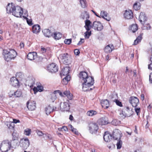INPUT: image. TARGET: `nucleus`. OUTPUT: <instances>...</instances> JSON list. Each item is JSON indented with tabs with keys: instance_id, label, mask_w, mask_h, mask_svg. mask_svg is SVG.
<instances>
[{
	"instance_id": "obj_40",
	"label": "nucleus",
	"mask_w": 152,
	"mask_h": 152,
	"mask_svg": "<svg viewBox=\"0 0 152 152\" xmlns=\"http://www.w3.org/2000/svg\"><path fill=\"white\" fill-rule=\"evenodd\" d=\"M80 3L82 8H85L87 7V4L86 0H80Z\"/></svg>"
},
{
	"instance_id": "obj_32",
	"label": "nucleus",
	"mask_w": 152,
	"mask_h": 152,
	"mask_svg": "<svg viewBox=\"0 0 152 152\" xmlns=\"http://www.w3.org/2000/svg\"><path fill=\"white\" fill-rule=\"evenodd\" d=\"M43 87L41 86H38L37 87H35L33 89L34 93H36L38 91L41 92L43 91Z\"/></svg>"
},
{
	"instance_id": "obj_33",
	"label": "nucleus",
	"mask_w": 152,
	"mask_h": 152,
	"mask_svg": "<svg viewBox=\"0 0 152 152\" xmlns=\"http://www.w3.org/2000/svg\"><path fill=\"white\" fill-rule=\"evenodd\" d=\"M46 114L48 115L52 112H53L52 107L50 105H49L46 107L45 109Z\"/></svg>"
},
{
	"instance_id": "obj_63",
	"label": "nucleus",
	"mask_w": 152,
	"mask_h": 152,
	"mask_svg": "<svg viewBox=\"0 0 152 152\" xmlns=\"http://www.w3.org/2000/svg\"><path fill=\"white\" fill-rule=\"evenodd\" d=\"M46 49L44 48H41V53H45L46 51Z\"/></svg>"
},
{
	"instance_id": "obj_16",
	"label": "nucleus",
	"mask_w": 152,
	"mask_h": 152,
	"mask_svg": "<svg viewBox=\"0 0 152 152\" xmlns=\"http://www.w3.org/2000/svg\"><path fill=\"white\" fill-rule=\"evenodd\" d=\"M13 133H12V139L11 140V143L13 144V145L16 146L17 145L18 142L17 139L18 138L17 134L14 131H12Z\"/></svg>"
},
{
	"instance_id": "obj_23",
	"label": "nucleus",
	"mask_w": 152,
	"mask_h": 152,
	"mask_svg": "<svg viewBox=\"0 0 152 152\" xmlns=\"http://www.w3.org/2000/svg\"><path fill=\"white\" fill-rule=\"evenodd\" d=\"M112 135L109 134L108 132H105L103 138L104 140L106 142H109L112 139Z\"/></svg>"
},
{
	"instance_id": "obj_21",
	"label": "nucleus",
	"mask_w": 152,
	"mask_h": 152,
	"mask_svg": "<svg viewBox=\"0 0 152 152\" xmlns=\"http://www.w3.org/2000/svg\"><path fill=\"white\" fill-rule=\"evenodd\" d=\"M26 83L30 87L33 86L35 83L34 79L32 77H28L26 79Z\"/></svg>"
},
{
	"instance_id": "obj_24",
	"label": "nucleus",
	"mask_w": 152,
	"mask_h": 152,
	"mask_svg": "<svg viewBox=\"0 0 152 152\" xmlns=\"http://www.w3.org/2000/svg\"><path fill=\"white\" fill-rule=\"evenodd\" d=\"M108 14L107 12L104 11H102L100 13V16L105 19L108 21H109L111 19L110 17L108 16Z\"/></svg>"
},
{
	"instance_id": "obj_25",
	"label": "nucleus",
	"mask_w": 152,
	"mask_h": 152,
	"mask_svg": "<svg viewBox=\"0 0 152 152\" xmlns=\"http://www.w3.org/2000/svg\"><path fill=\"white\" fill-rule=\"evenodd\" d=\"M100 103L102 107L107 109L109 107V101L107 99L101 100Z\"/></svg>"
},
{
	"instance_id": "obj_52",
	"label": "nucleus",
	"mask_w": 152,
	"mask_h": 152,
	"mask_svg": "<svg viewBox=\"0 0 152 152\" xmlns=\"http://www.w3.org/2000/svg\"><path fill=\"white\" fill-rule=\"evenodd\" d=\"M108 147L110 149H112L115 148V145L113 143H110L108 145Z\"/></svg>"
},
{
	"instance_id": "obj_62",
	"label": "nucleus",
	"mask_w": 152,
	"mask_h": 152,
	"mask_svg": "<svg viewBox=\"0 0 152 152\" xmlns=\"http://www.w3.org/2000/svg\"><path fill=\"white\" fill-rule=\"evenodd\" d=\"M84 39H83L81 38L80 40L78 43H77V45H78L82 44L84 42Z\"/></svg>"
},
{
	"instance_id": "obj_39",
	"label": "nucleus",
	"mask_w": 152,
	"mask_h": 152,
	"mask_svg": "<svg viewBox=\"0 0 152 152\" xmlns=\"http://www.w3.org/2000/svg\"><path fill=\"white\" fill-rule=\"evenodd\" d=\"M89 14L87 12H85L82 13L81 15V18L83 19H87L88 18H89Z\"/></svg>"
},
{
	"instance_id": "obj_7",
	"label": "nucleus",
	"mask_w": 152,
	"mask_h": 152,
	"mask_svg": "<svg viewBox=\"0 0 152 152\" xmlns=\"http://www.w3.org/2000/svg\"><path fill=\"white\" fill-rule=\"evenodd\" d=\"M129 102L133 107H136L139 103L138 99L135 96H131L129 99Z\"/></svg>"
},
{
	"instance_id": "obj_47",
	"label": "nucleus",
	"mask_w": 152,
	"mask_h": 152,
	"mask_svg": "<svg viewBox=\"0 0 152 152\" xmlns=\"http://www.w3.org/2000/svg\"><path fill=\"white\" fill-rule=\"evenodd\" d=\"M31 132V130L29 129H25L24 131V134L28 136L30 134Z\"/></svg>"
},
{
	"instance_id": "obj_48",
	"label": "nucleus",
	"mask_w": 152,
	"mask_h": 152,
	"mask_svg": "<svg viewBox=\"0 0 152 152\" xmlns=\"http://www.w3.org/2000/svg\"><path fill=\"white\" fill-rule=\"evenodd\" d=\"M50 96L51 100L53 102L56 99V95L55 94H51Z\"/></svg>"
},
{
	"instance_id": "obj_59",
	"label": "nucleus",
	"mask_w": 152,
	"mask_h": 152,
	"mask_svg": "<svg viewBox=\"0 0 152 152\" xmlns=\"http://www.w3.org/2000/svg\"><path fill=\"white\" fill-rule=\"evenodd\" d=\"M74 53L75 55H78L80 53L79 50L78 49H76L74 50Z\"/></svg>"
},
{
	"instance_id": "obj_54",
	"label": "nucleus",
	"mask_w": 152,
	"mask_h": 152,
	"mask_svg": "<svg viewBox=\"0 0 152 152\" xmlns=\"http://www.w3.org/2000/svg\"><path fill=\"white\" fill-rule=\"evenodd\" d=\"M116 104L120 107H122V105L121 102H120L117 99H115V101Z\"/></svg>"
},
{
	"instance_id": "obj_57",
	"label": "nucleus",
	"mask_w": 152,
	"mask_h": 152,
	"mask_svg": "<svg viewBox=\"0 0 152 152\" xmlns=\"http://www.w3.org/2000/svg\"><path fill=\"white\" fill-rule=\"evenodd\" d=\"M93 25L84 26L85 28L87 31H89L91 28H92Z\"/></svg>"
},
{
	"instance_id": "obj_36",
	"label": "nucleus",
	"mask_w": 152,
	"mask_h": 152,
	"mask_svg": "<svg viewBox=\"0 0 152 152\" xmlns=\"http://www.w3.org/2000/svg\"><path fill=\"white\" fill-rule=\"evenodd\" d=\"M130 29L133 33L135 32L138 30L137 24H132L130 27Z\"/></svg>"
},
{
	"instance_id": "obj_56",
	"label": "nucleus",
	"mask_w": 152,
	"mask_h": 152,
	"mask_svg": "<svg viewBox=\"0 0 152 152\" xmlns=\"http://www.w3.org/2000/svg\"><path fill=\"white\" fill-rule=\"evenodd\" d=\"M57 93H58L61 96H64V95H63V94L62 92H61L59 90L55 91L53 92V93L52 94H56Z\"/></svg>"
},
{
	"instance_id": "obj_31",
	"label": "nucleus",
	"mask_w": 152,
	"mask_h": 152,
	"mask_svg": "<svg viewBox=\"0 0 152 152\" xmlns=\"http://www.w3.org/2000/svg\"><path fill=\"white\" fill-rule=\"evenodd\" d=\"M56 40H58L61 38L62 34L59 32H55L53 34L52 36Z\"/></svg>"
},
{
	"instance_id": "obj_10",
	"label": "nucleus",
	"mask_w": 152,
	"mask_h": 152,
	"mask_svg": "<svg viewBox=\"0 0 152 152\" xmlns=\"http://www.w3.org/2000/svg\"><path fill=\"white\" fill-rule=\"evenodd\" d=\"M92 28L98 31H101L103 28V26L99 21H94L93 23Z\"/></svg>"
},
{
	"instance_id": "obj_58",
	"label": "nucleus",
	"mask_w": 152,
	"mask_h": 152,
	"mask_svg": "<svg viewBox=\"0 0 152 152\" xmlns=\"http://www.w3.org/2000/svg\"><path fill=\"white\" fill-rule=\"evenodd\" d=\"M36 132H37V134L39 136H42L44 134L42 133V131H40L38 130H37Z\"/></svg>"
},
{
	"instance_id": "obj_44",
	"label": "nucleus",
	"mask_w": 152,
	"mask_h": 152,
	"mask_svg": "<svg viewBox=\"0 0 152 152\" xmlns=\"http://www.w3.org/2000/svg\"><path fill=\"white\" fill-rule=\"evenodd\" d=\"M122 142L121 140H118L117 143L116 145L117 149H120L122 146Z\"/></svg>"
},
{
	"instance_id": "obj_64",
	"label": "nucleus",
	"mask_w": 152,
	"mask_h": 152,
	"mask_svg": "<svg viewBox=\"0 0 152 152\" xmlns=\"http://www.w3.org/2000/svg\"><path fill=\"white\" fill-rule=\"evenodd\" d=\"M13 122H12L14 123H14L16 124L17 123H19L20 122V121L19 120H17L16 119H13Z\"/></svg>"
},
{
	"instance_id": "obj_29",
	"label": "nucleus",
	"mask_w": 152,
	"mask_h": 152,
	"mask_svg": "<svg viewBox=\"0 0 152 152\" xmlns=\"http://www.w3.org/2000/svg\"><path fill=\"white\" fill-rule=\"evenodd\" d=\"M69 67H66L61 71V75L64 76L66 75H68L69 73Z\"/></svg>"
},
{
	"instance_id": "obj_1",
	"label": "nucleus",
	"mask_w": 152,
	"mask_h": 152,
	"mask_svg": "<svg viewBox=\"0 0 152 152\" xmlns=\"http://www.w3.org/2000/svg\"><path fill=\"white\" fill-rule=\"evenodd\" d=\"M6 10L7 13H12V15L17 17H21L23 15V9L18 6L15 5L13 3L8 4Z\"/></svg>"
},
{
	"instance_id": "obj_18",
	"label": "nucleus",
	"mask_w": 152,
	"mask_h": 152,
	"mask_svg": "<svg viewBox=\"0 0 152 152\" xmlns=\"http://www.w3.org/2000/svg\"><path fill=\"white\" fill-rule=\"evenodd\" d=\"M125 115H124V117H130L133 114V112L132 109H130L128 107H126L124 108Z\"/></svg>"
},
{
	"instance_id": "obj_55",
	"label": "nucleus",
	"mask_w": 152,
	"mask_h": 152,
	"mask_svg": "<svg viewBox=\"0 0 152 152\" xmlns=\"http://www.w3.org/2000/svg\"><path fill=\"white\" fill-rule=\"evenodd\" d=\"M135 111L137 115H139L140 110V108L139 107H135L134 108Z\"/></svg>"
},
{
	"instance_id": "obj_42",
	"label": "nucleus",
	"mask_w": 152,
	"mask_h": 152,
	"mask_svg": "<svg viewBox=\"0 0 152 152\" xmlns=\"http://www.w3.org/2000/svg\"><path fill=\"white\" fill-rule=\"evenodd\" d=\"M70 80V76L69 75H66V76L63 79V81L64 82H66V83H64L65 84H67L68 81H69Z\"/></svg>"
},
{
	"instance_id": "obj_4",
	"label": "nucleus",
	"mask_w": 152,
	"mask_h": 152,
	"mask_svg": "<svg viewBox=\"0 0 152 152\" xmlns=\"http://www.w3.org/2000/svg\"><path fill=\"white\" fill-rule=\"evenodd\" d=\"M64 64L68 65L71 64L72 61L71 58L67 53L60 54L58 58Z\"/></svg>"
},
{
	"instance_id": "obj_35",
	"label": "nucleus",
	"mask_w": 152,
	"mask_h": 152,
	"mask_svg": "<svg viewBox=\"0 0 152 152\" xmlns=\"http://www.w3.org/2000/svg\"><path fill=\"white\" fill-rule=\"evenodd\" d=\"M63 94L66 96L70 100H71L72 98V94L69 93V91H65L63 92Z\"/></svg>"
},
{
	"instance_id": "obj_22",
	"label": "nucleus",
	"mask_w": 152,
	"mask_h": 152,
	"mask_svg": "<svg viewBox=\"0 0 152 152\" xmlns=\"http://www.w3.org/2000/svg\"><path fill=\"white\" fill-rule=\"evenodd\" d=\"M42 32L45 36L50 37L52 36L53 32L48 29H45L42 31Z\"/></svg>"
},
{
	"instance_id": "obj_17",
	"label": "nucleus",
	"mask_w": 152,
	"mask_h": 152,
	"mask_svg": "<svg viewBox=\"0 0 152 152\" xmlns=\"http://www.w3.org/2000/svg\"><path fill=\"white\" fill-rule=\"evenodd\" d=\"M9 94L10 97H11L14 96L15 97H20L22 94V92L19 90H18L15 92H14L13 91H10Z\"/></svg>"
},
{
	"instance_id": "obj_53",
	"label": "nucleus",
	"mask_w": 152,
	"mask_h": 152,
	"mask_svg": "<svg viewBox=\"0 0 152 152\" xmlns=\"http://www.w3.org/2000/svg\"><path fill=\"white\" fill-rule=\"evenodd\" d=\"M85 26L91 25V22L89 20H88V19H86L85 21Z\"/></svg>"
},
{
	"instance_id": "obj_51",
	"label": "nucleus",
	"mask_w": 152,
	"mask_h": 152,
	"mask_svg": "<svg viewBox=\"0 0 152 152\" xmlns=\"http://www.w3.org/2000/svg\"><path fill=\"white\" fill-rule=\"evenodd\" d=\"M26 19L27 23L29 26H31L33 24L31 19H29L27 18H26Z\"/></svg>"
},
{
	"instance_id": "obj_50",
	"label": "nucleus",
	"mask_w": 152,
	"mask_h": 152,
	"mask_svg": "<svg viewBox=\"0 0 152 152\" xmlns=\"http://www.w3.org/2000/svg\"><path fill=\"white\" fill-rule=\"evenodd\" d=\"M72 42V39H66L64 41V42L65 44L69 45Z\"/></svg>"
},
{
	"instance_id": "obj_61",
	"label": "nucleus",
	"mask_w": 152,
	"mask_h": 152,
	"mask_svg": "<svg viewBox=\"0 0 152 152\" xmlns=\"http://www.w3.org/2000/svg\"><path fill=\"white\" fill-rule=\"evenodd\" d=\"M149 77V80L150 83H152V73H151L150 74Z\"/></svg>"
},
{
	"instance_id": "obj_41",
	"label": "nucleus",
	"mask_w": 152,
	"mask_h": 152,
	"mask_svg": "<svg viewBox=\"0 0 152 152\" xmlns=\"http://www.w3.org/2000/svg\"><path fill=\"white\" fill-rule=\"evenodd\" d=\"M23 75L21 72H18L16 74V77L18 79H19V80L22 79L23 78Z\"/></svg>"
},
{
	"instance_id": "obj_13",
	"label": "nucleus",
	"mask_w": 152,
	"mask_h": 152,
	"mask_svg": "<svg viewBox=\"0 0 152 152\" xmlns=\"http://www.w3.org/2000/svg\"><path fill=\"white\" fill-rule=\"evenodd\" d=\"M61 109L63 111H68L70 108V106L68 103L66 102L60 104Z\"/></svg>"
},
{
	"instance_id": "obj_3",
	"label": "nucleus",
	"mask_w": 152,
	"mask_h": 152,
	"mask_svg": "<svg viewBox=\"0 0 152 152\" xmlns=\"http://www.w3.org/2000/svg\"><path fill=\"white\" fill-rule=\"evenodd\" d=\"M3 54L4 56V59L8 62L11 60L14 59L16 56L17 53L14 50H10L8 51L7 50H4Z\"/></svg>"
},
{
	"instance_id": "obj_8",
	"label": "nucleus",
	"mask_w": 152,
	"mask_h": 152,
	"mask_svg": "<svg viewBox=\"0 0 152 152\" xmlns=\"http://www.w3.org/2000/svg\"><path fill=\"white\" fill-rule=\"evenodd\" d=\"M58 66L54 63L50 64L47 67V70L51 73L56 72L58 71Z\"/></svg>"
},
{
	"instance_id": "obj_45",
	"label": "nucleus",
	"mask_w": 152,
	"mask_h": 152,
	"mask_svg": "<svg viewBox=\"0 0 152 152\" xmlns=\"http://www.w3.org/2000/svg\"><path fill=\"white\" fill-rule=\"evenodd\" d=\"M91 31H87L85 33L84 37L88 39L90 36L91 35Z\"/></svg>"
},
{
	"instance_id": "obj_20",
	"label": "nucleus",
	"mask_w": 152,
	"mask_h": 152,
	"mask_svg": "<svg viewBox=\"0 0 152 152\" xmlns=\"http://www.w3.org/2000/svg\"><path fill=\"white\" fill-rule=\"evenodd\" d=\"M37 53L36 52L29 53L27 55V58L30 60H34L37 58Z\"/></svg>"
},
{
	"instance_id": "obj_12",
	"label": "nucleus",
	"mask_w": 152,
	"mask_h": 152,
	"mask_svg": "<svg viewBox=\"0 0 152 152\" xmlns=\"http://www.w3.org/2000/svg\"><path fill=\"white\" fill-rule=\"evenodd\" d=\"M19 80L15 77H12L10 79L11 84L13 86L18 87L20 86Z\"/></svg>"
},
{
	"instance_id": "obj_11",
	"label": "nucleus",
	"mask_w": 152,
	"mask_h": 152,
	"mask_svg": "<svg viewBox=\"0 0 152 152\" xmlns=\"http://www.w3.org/2000/svg\"><path fill=\"white\" fill-rule=\"evenodd\" d=\"M27 106L29 110L32 111L36 108V103L34 101H29L27 102Z\"/></svg>"
},
{
	"instance_id": "obj_26",
	"label": "nucleus",
	"mask_w": 152,
	"mask_h": 152,
	"mask_svg": "<svg viewBox=\"0 0 152 152\" xmlns=\"http://www.w3.org/2000/svg\"><path fill=\"white\" fill-rule=\"evenodd\" d=\"M114 49V47L113 45H108L104 49L105 52L108 53H110Z\"/></svg>"
},
{
	"instance_id": "obj_27",
	"label": "nucleus",
	"mask_w": 152,
	"mask_h": 152,
	"mask_svg": "<svg viewBox=\"0 0 152 152\" xmlns=\"http://www.w3.org/2000/svg\"><path fill=\"white\" fill-rule=\"evenodd\" d=\"M40 26L38 24L34 25L32 28V31L34 33L37 34L40 31Z\"/></svg>"
},
{
	"instance_id": "obj_49",
	"label": "nucleus",
	"mask_w": 152,
	"mask_h": 152,
	"mask_svg": "<svg viewBox=\"0 0 152 152\" xmlns=\"http://www.w3.org/2000/svg\"><path fill=\"white\" fill-rule=\"evenodd\" d=\"M101 121L102 122V125H106L107 124L108 122L106 121L104 118H102L101 119Z\"/></svg>"
},
{
	"instance_id": "obj_14",
	"label": "nucleus",
	"mask_w": 152,
	"mask_h": 152,
	"mask_svg": "<svg viewBox=\"0 0 152 152\" xmlns=\"http://www.w3.org/2000/svg\"><path fill=\"white\" fill-rule=\"evenodd\" d=\"M124 18L127 19H132L133 17V13L130 10H125L124 14Z\"/></svg>"
},
{
	"instance_id": "obj_6",
	"label": "nucleus",
	"mask_w": 152,
	"mask_h": 152,
	"mask_svg": "<svg viewBox=\"0 0 152 152\" xmlns=\"http://www.w3.org/2000/svg\"><path fill=\"white\" fill-rule=\"evenodd\" d=\"M89 131L92 134H95L97 133L98 129V124L93 122L90 123L89 124Z\"/></svg>"
},
{
	"instance_id": "obj_19",
	"label": "nucleus",
	"mask_w": 152,
	"mask_h": 152,
	"mask_svg": "<svg viewBox=\"0 0 152 152\" xmlns=\"http://www.w3.org/2000/svg\"><path fill=\"white\" fill-rule=\"evenodd\" d=\"M147 18L144 12H141L139 18V20L142 24H144V22L147 20Z\"/></svg>"
},
{
	"instance_id": "obj_2",
	"label": "nucleus",
	"mask_w": 152,
	"mask_h": 152,
	"mask_svg": "<svg viewBox=\"0 0 152 152\" xmlns=\"http://www.w3.org/2000/svg\"><path fill=\"white\" fill-rule=\"evenodd\" d=\"M82 89L84 91H89L93 89L94 87L90 88L94 85V80L93 77L88 76L82 82Z\"/></svg>"
},
{
	"instance_id": "obj_28",
	"label": "nucleus",
	"mask_w": 152,
	"mask_h": 152,
	"mask_svg": "<svg viewBox=\"0 0 152 152\" xmlns=\"http://www.w3.org/2000/svg\"><path fill=\"white\" fill-rule=\"evenodd\" d=\"M88 76L87 72H81L79 75V77L82 79V82Z\"/></svg>"
},
{
	"instance_id": "obj_30",
	"label": "nucleus",
	"mask_w": 152,
	"mask_h": 152,
	"mask_svg": "<svg viewBox=\"0 0 152 152\" xmlns=\"http://www.w3.org/2000/svg\"><path fill=\"white\" fill-rule=\"evenodd\" d=\"M143 35V33H141L139 35L137 38L136 39L134 40V43L133 45H137L139 42H140L142 39V36Z\"/></svg>"
},
{
	"instance_id": "obj_15",
	"label": "nucleus",
	"mask_w": 152,
	"mask_h": 152,
	"mask_svg": "<svg viewBox=\"0 0 152 152\" xmlns=\"http://www.w3.org/2000/svg\"><path fill=\"white\" fill-rule=\"evenodd\" d=\"M120 131L118 129L115 130L113 133V137L116 140H120L121 137V134L119 132Z\"/></svg>"
},
{
	"instance_id": "obj_9",
	"label": "nucleus",
	"mask_w": 152,
	"mask_h": 152,
	"mask_svg": "<svg viewBox=\"0 0 152 152\" xmlns=\"http://www.w3.org/2000/svg\"><path fill=\"white\" fill-rule=\"evenodd\" d=\"M22 146L24 149H26L28 148L30 144V142L27 138H22L20 141Z\"/></svg>"
},
{
	"instance_id": "obj_5",
	"label": "nucleus",
	"mask_w": 152,
	"mask_h": 152,
	"mask_svg": "<svg viewBox=\"0 0 152 152\" xmlns=\"http://www.w3.org/2000/svg\"><path fill=\"white\" fill-rule=\"evenodd\" d=\"M11 143L10 142H7L6 143L2 142L0 147V149L2 152L8 151L11 147Z\"/></svg>"
},
{
	"instance_id": "obj_60",
	"label": "nucleus",
	"mask_w": 152,
	"mask_h": 152,
	"mask_svg": "<svg viewBox=\"0 0 152 152\" xmlns=\"http://www.w3.org/2000/svg\"><path fill=\"white\" fill-rule=\"evenodd\" d=\"M72 131L74 132L76 134H78V132L76 129L74 128L71 130Z\"/></svg>"
},
{
	"instance_id": "obj_46",
	"label": "nucleus",
	"mask_w": 152,
	"mask_h": 152,
	"mask_svg": "<svg viewBox=\"0 0 152 152\" xmlns=\"http://www.w3.org/2000/svg\"><path fill=\"white\" fill-rule=\"evenodd\" d=\"M120 121L116 119H113L111 122V124L117 126L119 124Z\"/></svg>"
},
{
	"instance_id": "obj_38",
	"label": "nucleus",
	"mask_w": 152,
	"mask_h": 152,
	"mask_svg": "<svg viewBox=\"0 0 152 152\" xmlns=\"http://www.w3.org/2000/svg\"><path fill=\"white\" fill-rule=\"evenodd\" d=\"M97 114V112L95 111L90 110L88 111L87 113V115L89 116H93Z\"/></svg>"
},
{
	"instance_id": "obj_43",
	"label": "nucleus",
	"mask_w": 152,
	"mask_h": 152,
	"mask_svg": "<svg viewBox=\"0 0 152 152\" xmlns=\"http://www.w3.org/2000/svg\"><path fill=\"white\" fill-rule=\"evenodd\" d=\"M143 25L142 27V30H148L151 29V26L149 24H148L146 25L143 24Z\"/></svg>"
},
{
	"instance_id": "obj_37",
	"label": "nucleus",
	"mask_w": 152,
	"mask_h": 152,
	"mask_svg": "<svg viewBox=\"0 0 152 152\" xmlns=\"http://www.w3.org/2000/svg\"><path fill=\"white\" fill-rule=\"evenodd\" d=\"M8 127L9 128V129H11L10 131L11 132H12V131H14V123L13 122H9L8 123L7 125Z\"/></svg>"
},
{
	"instance_id": "obj_34",
	"label": "nucleus",
	"mask_w": 152,
	"mask_h": 152,
	"mask_svg": "<svg viewBox=\"0 0 152 152\" xmlns=\"http://www.w3.org/2000/svg\"><path fill=\"white\" fill-rule=\"evenodd\" d=\"M141 4L140 2H136L133 5V8L135 10H138L140 9Z\"/></svg>"
}]
</instances>
